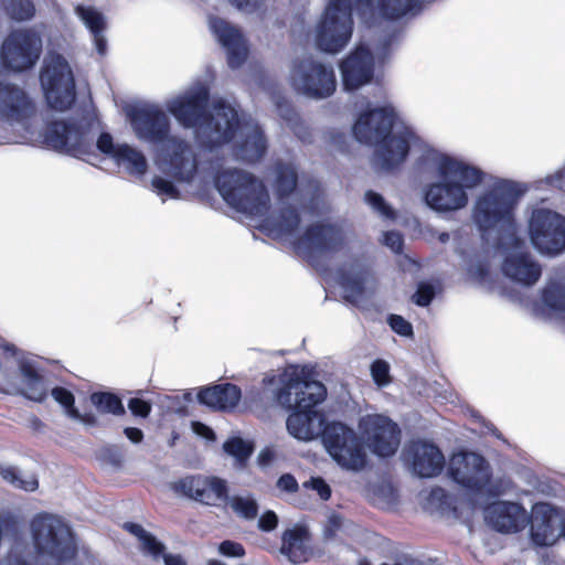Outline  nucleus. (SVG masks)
<instances>
[{"label":"nucleus","mask_w":565,"mask_h":565,"mask_svg":"<svg viewBox=\"0 0 565 565\" xmlns=\"http://www.w3.org/2000/svg\"><path fill=\"white\" fill-rule=\"evenodd\" d=\"M275 189L281 207L279 215L264 220L263 230L267 235L288 242L303 256L343 250L345 260L338 268L335 280L343 290L344 298L358 305L372 294L376 288V280L364 244L351 239L338 225H311L303 233L299 228L300 213L319 214L324 207L319 184L311 182L306 193L297 190L296 168L292 164L278 163Z\"/></svg>","instance_id":"1"},{"label":"nucleus","mask_w":565,"mask_h":565,"mask_svg":"<svg viewBox=\"0 0 565 565\" xmlns=\"http://www.w3.org/2000/svg\"><path fill=\"white\" fill-rule=\"evenodd\" d=\"M210 81L199 79L166 103L167 110L184 128L195 130V139L207 162H223L218 152L230 148L244 162H256L267 150V140L259 125L225 99L213 103L206 115Z\"/></svg>","instance_id":"2"},{"label":"nucleus","mask_w":565,"mask_h":565,"mask_svg":"<svg viewBox=\"0 0 565 565\" xmlns=\"http://www.w3.org/2000/svg\"><path fill=\"white\" fill-rule=\"evenodd\" d=\"M420 150L416 159L417 170L429 178L422 189L425 205L440 215L466 209L470 192L483 182L484 172L469 161L427 143H423Z\"/></svg>","instance_id":"3"},{"label":"nucleus","mask_w":565,"mask_h":565,"mask_svg":"<svg viewBox=\"0 0 565 565\" xmlns=\"http://www.w3.org/2000/svg\"><path fill=\"white\" fill-rule=\"evenodd\" d=\"M100 129L102 125L95 113L86 110L79 118L51 122L46 127L44 141L47 147L58 152L83 160L92 156L96 147L128 174L142 177L148 168L145 154L127 143L116 145L107 132H102L96 139Z\"/></svg>","instance_id":"4"},{"label":"nucleus","mask_w":565,"mask_h":565,"mask_svg":"<svg viewBox=\"0 0 565 565\" xmlns=\"http://www.w3.org/2000/svg\"><path fill=\"white\" fill-rule=\"evenodd\" d=\"M271 398L285 409H295L286 420L290 436L300 441H311L322 437L324 416L315 406L327 395L324 385L318 381L301 377L296 366L286 367L279 375L264 380Z\"/></svg>","instance_id":"5"},{"label":"nucleus","mask_w":565,"mask_h":565,"mask_svg":"<svg viewBox=\"0 0 565 565\" xmlns=\"http://www.w3.org/2000/svg\"><path fill=\"white\" fill-rule=\"evenodd\" d=\"M352 131L359 142L375 146L373 162L385 171L403 163L412 147L425 143L392 104L361 113Z\"/></svg>","instance_id":"6"},{"label":"nucleus","mask_w":565,"mask_h":565,"mask_svg":"<svg viewBox=\"0 0 565 565\" xmlns=\"http://www.w3.org/2000/svg\"><path fill=\"white\" fill-rule=\"evenodd\" d=\"M527 191L523 183L511 180H497L478 194L471 218L483 234L515 235V209L520 198Z\"/></svg>","instance_id":"7"},{"label":"nucleus","mask_w":565,"mask_h":565,"mask_svg":"<svg viewBox=\"0 0 565 565\" xmlns=\"http://www.w3.org/2000/svg\"><path fill=\"white\" fill-rule=\"evenodd\" d=\"M224 201L238 212L264 216L269 209V194L262 180L241 169H221L214 177Z\"/></svg>","instance_id":"8"},{"label":"nucleus","mask_w":565,"mask_h":565,"mask_svg":"<svg viewBox=\"0 0 565 565\" xmlns=\"http://www.w3.org/2000/svg\"><path fill=\"white\" fill-rule=\"evenodd\" d=\"M0 348L12 356V366L14 367L13 374H10L7 367L2 371L1 391L6 394H21L31 401L42 402L46 397L47 387L34 363L24 359L22 352L13 344L1 341Z\"/></svg>","instance_id":"9"},{"label":"nucleus","mask_w":565,"mask_h":565,"mask_svg":"<svg viewBox=\"0 0 565 565\" xmlns=\"http://www.w3.org/2000/svg\"><path fill=\"white\" fill-rule=\"evenodd\" d=\"M289 79L298 94L316 100L330 97L337 88L333 66L313 56L295 61Z\"/></svg>","instance_id":"10"},{"label":"nucleus","mask_w":565,"mask_h":565,"mask_svg":"<svg viewBox=\"0 0 565 565\" xmlns=\"http://www.w3.org/2000/svg\"><path fill=\"white\" fill-rule=\"evenodd\" d=\"M322 445L329 456L343 469L360 471L366 465V454L356 433L341 422L327 423Z\"/></svg>","instance_id":"11"},{"label":"nucleus","mask_w":565,"mask_h":565,"mask_svg":"<svg viewBox=\"0 0 565 565\" xmlns=\"http://www.w3.org/2000/svg\"><path fill=\"white\" fill-rule=\"evenodd\" d=\"M46 102L52 109L64 111L75 100V81L67 61L60 54H49L40 76Z\"/></svg>","instance_id":"12"},{"label":"nucleus","mask_w":565,"mask_h":565,"mask_svg":"<svg viewBox=\"0 0 565 565\" xmlns=\"http://www.w3.org/2000/svg\"><path fill=\"white\" fill-rule=\"evenodd\" d=\"M198 158L192 146L173 136L156 149V164L167 177L180 183H191L198 172Z\"/></svg>","instance_id":"13"},{"label":"nucleus","mask_w":565,"mask_h":565,"mask_svg":"<svg viewBox=\"0 0 565 565\" xmlns=\"http://www.w3.org/2000/svg\"><path fill=\"white\" fill-rule=\"evenodd\" d=\"M529 234L541 254L556 255L565 250V217L557 212L534 209L529 221Z\"/></svg>","instance_id":"14"},{"label":"nucleus","mask_w":565,"mask_h":565,"mask_svg":"<svg viewBox=\"0 0 565 565\" xmlns=\"http://www.w3.org/2000/svg\"><path fill=\"white\" fill-rule=\"evenodd\" d=\"M41 52V33L34 28L19 29L11 32L3 41L0 58L7 68L22 72L36 64Z\"/></svg>","instance_id":"15"},{"label":"nucleus","mask_w":565,"mask_h":565,"mask_svg":"<svg viewBox=\"0 0 565 565\" xmlns=\"http://www.w3.org/2000/svg\"><path fill=\"white\" fill-rule=\"evenodd\" d=\"M359 429L369 449L379 457L393 456L401 443L398 426L387 416L367 414L361 417Z\"/></svg>","instance_id":"16"},{"label":"nucleus","mask_w":565,"mask_h":565,"mask_svg":"<svg viewBox=\"0 0 565 565\" xmlns=\"http://www.w3.org/2000/svg\"><path fill=\"white\" fill-rule=\"evenodd\" d=\"M502 271L511 280L522 286H533L542 275L541 265L527 252L524 241L515 235L503 246Z\"/></svg>","instance_id":"17"},{"label":"nucleus","mask_w":565,"mask_h":565,"mask_svg":"<svg viewBox=\"0 0 565 565\" xmlns=\"http://www.w3.org/2000/svg\"><path fill=\"white\" fill-rule=\"evenodd\" d=\"M128 120L136 137L156 149L173 136L170 135V118L158 106L149 105L128 111Z\"/></svg>","instance_id":"18"},{"label":"nucleus","mask_w":565,"mask_h":565,"mask_svg":"<svg viewBox=\"0 0 565 565\" xmlns=\"http://www.w3.org/2000/svg\"><path fill=\"white\" fill-rule=\"evenodd\" d=\"M448 473L455 482L471 492H481L489 484L491 477L487 460L476 452L468 451L452 455Z\"/></svg>","instance_id":"19"},{"label":"nucleus","mask_w":565,"mask_h":565,"mask_svg":"<svg viewBox=\"0 0 565 565\" xmlns=\"http://www.w3.org/2000/svg\"><path fill=\"white\" fill-rule=\"evenodd\" d=\"M564 518L565 512L550 503L534 504L531 515H527L531 542L541 547L556 545Z\"/></svg>","instance_id":"20"},{"label":"nucleus","mask_w":565,"mask_h":565,"mask_svg":"<svg viewBox=\"0 0 565 565\" xmlns=\"http://www.w3.org/2000/svg\"><path fill=\"white\" fill-rule=\"evenodd\" d=\"M207 25L214 40L224 49L228 66H242L248 55V44L241 29L217 15H210Z\"/></svg>","instance_id":"21"},{"label":"nucleus","mask_w":565,"mask_h":565,"mask_svg":"<svg viewBox=\"0 0 565 565\" xmlns=\"http://www.w3.org/2000/svg\"><path fill=\"white\" fill-rule=\"evenodd\" d=\"M339 70L344 89L355 90L372 82L375 57L366 46L360 44L340 62Z\"/></svg>","instance_id":"22"},{"label":"nucleus","mask_w":565,"mask_h":565,"mask_svg":"<svg viewBox=\"0 0 565 565\" xmlns=\"http://www.w3.org/2000/svg\"><path fill=\"white\" fill-rule=\"evenodd\" d=\"M173 489L185 497L209 505L226 501L227 484L218 477L188 476L174 483Z\"/></svg>","instance_id":"23"},{"label":"nucleus","mask_w":565,"mask_h":565,"mask_svg":"<svg viewBox=\"0 0 565 565\" xmlns=\"http://www.w3.org/2000/svg\"><path fill=\"white\" fill-rule=\"evenodd\" d=\"M403 457L412 466L413 472L420 478H431L439 475L445 465V457L437 446L426 441H412Z\"/></svg>","instance_id":"24"},{"label":"nucleus","mask_w":565,"mask_h":565,"mask_svg":"<svg viewBox=\"0 0 565 565\" xmlns=\"http://www.w3.org/2000/svg\"><path fill=\"white\" fill-rule=\"evenodd\" d=\"M484 520L498 532L516 533L527 524V512L520 503L497 501L486 508Z\"/></svg>","instance_id":"25"},{"label":"nucleus","mask_w":565,"mask_h":565,"mask_svg":"<svg viewBox=\"0 0 565 565\" xmlns=\"http://www.w3.org/2000/svg\"><path fill=\"white\" fill-rule=\"evenodd\" d=\"M33 111V105L21 88L0 83V121L23 125Z\"/></svg>","instance_id":"26"},{"label":"nucleus","mask_w":565,"mask_h":565,"mask_svg":"<svg viewBox=\"0 0 565 565\" xmlns=\"http://www.w3.org/2000/svg\"><path fill=\"white\" fill-rule=\"evenodd\" d=\"M280 552L294 564L308 562L312 555L308 530L302 526L286 530L281 537Z\"/></svg>","instance_id":"27"},{"label":"nucleus","mask_w":565,"mask_h":565,"mask_svg":"<svg viewBox=\"0 0 565 565\" xmlns=\"http://www.w3.org/2000/svg\"><path fill=\"white\" fill-rule=\"evenodd\" d=\"M241 390L231 383L202 388L198 394L201 404L218 411L233 409L241 399Z\"/></svg>","instance_id":"28"},{"label":"nucleus","mask_w":565,"mask_h":565,"mask_svg":"<svg viewBox=\"0 0 565 565\" xmlns=\"http://www.w3.org/2000/svg\"><path fill=\"white\" fill-rule=\"evenodd\" d=\"M76 17L83 22L92 34L95 49L99 55L107 51V40L104 35L106 19L104 14L92 6L77 4L74 9Z\"/></svg>","instance_id":"29"},{"label":"nucleus","mask_w":565,"mask_h":565,"mask_svg":"<svg viewBox=\"0 0 565 565\" xmlns=\"http://www.w3.org/2000/svg\"><path fill=\"white\" fill-rule=\"evenodd\" d=\"M543 306L550 315L563 317L565 315V287L558 282H548L542 290Z\"/></svg>","instance_id":"30"},{"label":"nucleus","mask_w":565,"mask_h":565,"mask_svg":"<svg viewBox=\"0 0 565 565\" xmlns=\"http://www.w3.org/2000/svg\"><path fill=\"white\" fill-rule=\"evenodd\" d=\"M0 476L17 489L34 491L39 487L35 475L22 471L13 466H0Z\"/></svg>","instance_id":"31"},{"label":"nucleus","mask_w":565,"mask_h":565,"mask_svg":"<svg viewBox=\"0 0 565 565\" xmlns=\"http://www.w3.org/2000/svg\"><path fill=\"white\" fill-rule=\"evenodd\" d=\"M226 502L238 518L253 521L258 515V503L252 494L227 497Z\"/></svg>","instance_id":"32"},{"label":"nucleus","mask_w":565,"mask_h":565,"mask_svg":"<svg viewBox=\"0 0 565 565\" xmlns=\"http://www.w3.org/2000/svg\"><path fill=\"white\" fill-rule=\"evenodd\" d=\"M223 450L235 459L237 467L243 468L253 454V445L241 437H231L224 443Z\"/></svg>","instance_id":"33"},{"label":"nucleus","mask_w":565,"mask_h":565,"mask_svg":"<svg viewBox=\"0 0 565 565\" xmlns=\"http://www.w3.org/2000/svg\"><path fill=\"white\" fill-rule=\"evenodd\" d=\"M122 526L127 532L136 536L140 541L142 548L150 553L154 558H157L162 550H164L163 545L141 525L126 522Z\"/></svg>","instance_id":"34"},{"label":"nucleus","mask_w":565,"mask_h":565,"mask_svg":"<svg viewBox=\"0 0 565 565\" xmlns=\"http://www.w3.org/2000/svg\"><path fill=\"white\" fill-rule=\"evenodd\" d=\"M90 401L100 413H109L114 415H121L125 413L120 398L113 393H93Z\"/></svg>","instance_id":"35"},{"label":"nucleus","mask_w":565,"mask_h":565,"mask_svg":"<svg viewBox=\"0 0 565 565\" xmlns=\"http://www.w3.org/2000/svg\"><path fill=\"white\" fill-rule=\"evenodd\" d=\"M52 397L65 409L67 417L74 420H82V415L75 407V398L71 391L64 387H54L51 392Z\"/></svg>","instance_id":"36"},{"label":"nucleus","mask_w":565,"mask_h":565,"mask_svg":"<svg viewBox=\"0 0 565 565\" xmlns=\"http://www.w3.org/2000/svg\"><path fill=\"white\" fill-rule=\"evenodd\" d=\"M6 9L8 14L17 21H28L35 13L32 0H7Z\"/></svg>","instance_id":"37"},{"label":"nucleus","mask_w":565,"mask_h":565,"mask_svg":"<svg viewBox=\"0 0 565 565\" xmlns=\"http://www.w3.org/2000/svg\"><path fill=\"white\" fill-rule=\"evenodd\" d=\"M364 201L365 203L379 214L384 220H394L395 218V211L393 207L384 200V198L372 191L369 190L364 194Z\"/></svg>","instance_id":"38"},{"label":"nucleus","mask_w":565,"mask_h":565,"mask_svg":"<svg viewBox=\"0 0 565 565\" xmlns=\"http://www.w3.org/2000/svg\"><path fill=\"white\" fill-rule=\"evenodd\" d=\"M280 116L287 121L294 134L303 142L310 141V132L299 116L289 108L280 107Z\"/></svg>","instance_id":"39"},{"label":"nucleus","mask_w":565,"mask_h":565,"mask_svg":"<svg viewBox=\"0 0 565 565\" xmlns=\"http://www.w3.org/2000/svg\"><path fill=\"white\" fill-rule=\"evenodd\" d=\"M151 185L153 191L161 196L162 202L167 199H178L179 190L177 186L170 181L162 177H154L151 181Z\"/></svg>","instance_id":"40"},{"label":"nucleus","mask_w":565,"mask_h":565,"mask_svg":"<svg viewBox=\"0 0 565 565\" xmlns=\"http://www.w3.org/2000/svg\"><path fill=\"white\" fill-rule=\"evenodd\" d=\"M371 375L375 384L380 387L391 383L390 364L384 360H375L371 364Z\"/></svg>","instance_id":"41"},{"label":"nucleus","mask_w":565,"mask_h":565,"mask_svg":"<svg viewBox=\"0 0 565 565\" xmlns=\"http://www.w3.org/2000/svg\"><path fill=\"white\" fill-rule=\"evenodd\" d=\"M347 527V521L337 513H331L328 516L327 523L323 529V536L326 540H335L340 532Z\"/></svg>","instance_id":"42"},{"label":"nucleus","mask_w":565,"mask_h":565,"mask_svg":"<svg viewBox=\"0 0 565 565\" xmlns=\"http://www.w3.org/2000/svg\"><path fill=\"white\" fill-rule=\"evenodd\" d=\"M387 322L392 330L402 337H411L413 335V327L412 324L405 320L402 316L391 315L387 319Z\"/></svg>","instance_id":"43"},{"label":"nucleus","mask_w":565,"mask_h":565,"mask_svg":"<svg viewBox=\"0 0 565 565\" xmlns=\"http://www.w3.org/2000/svg\"><path fill=\"white\" fill-rule=\"evenodd\" d=\"M303 487L315 490L321 500L327 501L331 497V488L321 477H312L303 483Z\"/></svg>","instance_id":"44"},{"label":"nucleus","mask_w":565,"mask_h":565,"mask_svg":"<svg viewBox=\"0 0 565 565\" xmlns=\"http://www.w3.org/2000/svg\"><path fill=\"white\" fill-rule=\"evenodd\" d=\"M435 296V289L431 285L422 282L418 285L417 291L413 296V300L420 307L428 306Z\"/></svg>","instance_id":"45"},{"label":"nucleus","mask_w":565,"mask_h":565,"mask_svg":"<svg viewBox=\"0 0 565 565\" xmlns=\"http://www.w3.org/2000/svg\"><path fill=\"white\" fill-rule=\"evenodd\" d=\"M218 552L227 557H243L245 555L243 545L230 540L223 541L218 545Z\"/></svg>","instance_id":"46"},{"label":"nucleus","mask_w":565,"mask_h":565,"mask_svg":"<svg viewBox=\"0 0 565 565\" xmlns=\"http://www.w3.org/2000/svg\"><path fill=\"white\" fill-rule=\"evenodd\" d=\"M236 9L245 13H255L265 6V0H228Z\"/></svg>","instance_id":"47"},{"label":"nucleus","mask_w":565,"mask_h":565,"mask_svg":"<svg viewBox=\"0 0 565 565\" xmlns=\"http://www.w3.org/2000/svg\"><path fill=\"white\" fill-rule=\"evenodd\" d=\"M277 525L278 516L271 510H268L265 513H263L257 522V527L263 532H271L277 527Z\"/></svg>","instance_id":"48"},{"label":"nucleus","mask_w":565,"mask_h":565,"mask_svg":"<svg viewBox=\"0 0 565 565\" xmlns=\"http://www.w3.org/2000/svg\"><path fill=\"white\" fill-rule=\"evenodd\" d=\"M382 243L387 246L392 252L399 253L403 247V237L398 232L388 231L383 233Z\"/></svg>","instance_id":"49"},{"label":"nucleus","mask_w":565,"mask_h":565,"mask_svg":"<svg viewBox=\"0 0 565 565\" xmlns=\"http://www.w3.org/2000/svg\"><path fill=\"white\" fill-rule=\"evenodd\" d=\"M128 408L136 416L147 417L150 413L151 406L140 398H131L128 403Z\"/></svg>","instance_id":"50"},{"label":"nucleus","mask_w":565,"mask_h":565,"mask_svg":"<svg viewBox=\"0 0 565 565\" xmlns=\"http://www.w3.org/2000/svg\"><path fill=\"white\" fill-rule=\"evenodd\" d=\"M277 487L280 490L292 493L298 490V482L292 475L285 473L278 479Z\"/></svg>","instance_id":"51"},{"label":"nucleus","mask_w":565,"mask_h":565,"mask_svg":"<svg viewBox=\"0 0 565 565\" xmlns=\"http://www.w3.org/2000/svg\"><path fill=\"white\" fill-rule=\"evenodd\" d=\"M192 430L195 435L205 438L207 440H215V434L211 427L201 423V422H192L191 424Z\"/></svg>","instance_id":"52"},{"label":"nucleus","mask_w":565,"mask_h":565,"mask_svg":"<svg viewBox=\"0 0 565 565\" xmlns=\"http://www.w3.org/2000/svg\"><path fill=\"white\" fill-rule=\"evenodd\" d=\"M162 555L166 565H186L185 561L179 554L163 553V551L157 556Z\"/></svg>","instance_id":"53"},{"label":"nucleus","mask_w":565,"mask_h":565,"mask_svg":"<svg viewBox=\"0 0 565 565\" xmlns=\"http://www.w3.org/2000/svg\"><path fill=\"white\" fill-rule=\"evenodd\" d=\"M275 458V452L270 448L263 449L257 457L258 463L262 467L268 466Z\"/></svg>","instance_id":"54"},{"label":"nucleus","mask_w":565,"mask_h":565,"mask_svg":"<svg viewBox=\"0 0 565 565\" xmlns=\"http://www.w3.org/2000/svg\"><path fill=\"white\" fill-rule=\"evenodd\" d=\"M126 437L134 444H138L142 440L143 434L139 428L128 427L125 429Z\"/></svg>","instance_id":"55"},{"label":"nucleus","mask_w":565,"mask_h":565,"mask_svg":"<svg viewBox=\"0 0 565 565\" xmlns=\"http://www.w3.org/2000/svg\"><path fill=\"white\" fill-rule=\"evenodd\" d=\"M445 498H446V491L443 488L437 487V488L431 489L430 494H429V499L431 501H438L441 503Z\"/></svg>","instance_id":"56"},{"label":"nucleus","mask_w":565,"mask_h":565,"mask_svg":"<svg viewBox=\"0 0 565 565\" xmlns=\"http://www.w3.org/2000/svg\"><path fill=\"white\" fill-rule=\"evenodd\" d=\"M450 235L448 233H440L438 238L441 243H447L449 241Z\"/></svg>","instance_id":"57"},{"label":"nucleus","mask_w":565,"mask_h":565,"mask_svg":"<svg viewBox=\"0 0 565 565\" xmlns=\"http://www.w3.org/2000/svg\"><path fill=\"white\" fill-rule=\"evenodd\" d=\"M207 565H224V564L218 561H210Z\"/></svg>","instance_id":"58"},{"label":"nucleus","mask_w":565,"mask_h":565,"mask_svg":"<svg viewBox=\"0 0 565 565\" xmlns=\"http://www.w3.org/2000/svg\"><path fill=\"white\" fill-rule=\"evenodd\" d=\"M383 57H384V54H382V53H379V54H377V60H379V61L383 60Z\"/></svg>","instance_id":"59"}]
</instances>
